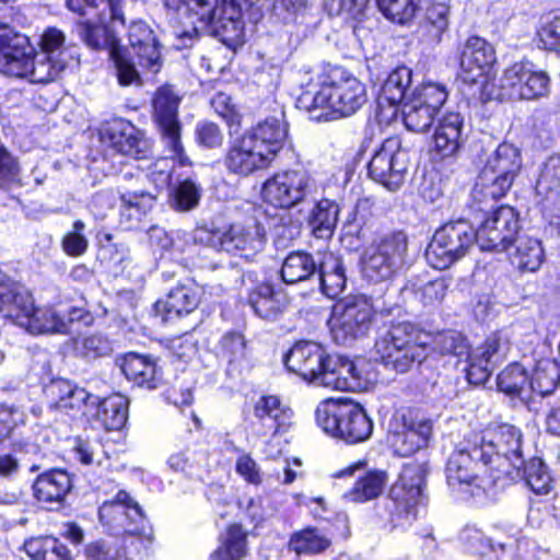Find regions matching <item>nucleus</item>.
<instances>
[{"mask_svg": "<svg viewBox=\"0 0 560 560\" xmlns=\"http://www.w3.org/2000/svg\"><path fill=\"white\" fill-rule=\"evenodd\" d=\"M287 369L315 386L332 390L361 392L370 378L363 360L332 357L317 342H296L284 357Z\"/></svg>", "mask_w": 560, "mask_h": 560, "instance_id": "nucleus-1", "label": "nucleus"}, {"mask_svg": "<svg viewBox=\"0 0 560 560\" xmlns=\"http://www.w3.org/2000/svg\"><path fill=\"white\" fill-rule=\"evenodd\" d=\"M67 7L88 20L80 25V36L94 49L106 48L114 62L119 85H142L140 72L131 61L127 48L109 36L104 24L109 20L113 24L125 25V16L120 0H67Z\"/></svg>", "mask_w": 560, "mask_h": 560, "instance_id": "nucleus-2", "label": "nucleus"}, {"mask_svg": "<svg viewBox=\"0 0 560 560\" xmlns=\"http://www.w3.org/2000/svg\"><path fill=\"white\" fill-rule=\"evenodd\" d=\"M495 478L492 463L487 460V453L480 450L470 434L464 436L451 455L446 467L448 486L467 494L478 503L494 501L504 485H492Z\"/></svg>", "mask_w": 560, "mask_h": 560, "instance_id": "nucleus-3", "label": "nucleus"}, {"mask_svg": "<svg viewBox=\"0 0 560 560\" xmlns=\"http://www.w3.org/2000/svg\"><path fill=\"white\" fill-rule=\"evenodd\" d=\"M363 82L351 74L322 73L312 79L298 97V105L307 112L327 109L338 117H349L368 102Z\"/></svg>", "mask_w": 560, "mask_h": 560, "instance_id": "nucleus-4", "label": "nucleus"}, {"mask_svg": "<svg viewBox=\"0 0 560 560\" xmlns=\"http://www.w3.org/2000/svg\"><path fill=\"white\" fill-rule=\"evenodd\" d=\"M173 12L196 18L211 26L222 42L237 44L244 40L243 8L246 0H162Z\"/></svg>", "mask_w": 560, "mask_h": 560, "instance_id": "nucleus-5", "label": "nucleus"}, {"mask_svg": "<svg viewBox=\"0 0 560 560\" xmlns=\"http://www.w3.org/2000/svg\"><path fill=\"white\" fill-rule=\"evenodd\" d=\"M492 463L495 478L492 485H510L518 478L524 465L523 434L518 428L502 423L490 425L485 431L469 433Z\"/></svg>", "mask_w": 560, "mask_h": 560, "instance_id": "nucleus-6", "label": "nucleus"}, {"mask_svg": "<svg viewBox=\"0 0 560 560\" xmlns=\"http://www.w3.org/2000/svg\"><path fill=\"white\" fill-rule=\"evenodd\" d=\"M522 155L517 147L502 142L488 156L471 190L472 207L485 211L492 202L504 197L522 168Z\"/></svg>", "mask_w": 560, "mask_h": 560, "instance_id": "nucleus-7", "label": "nucleus"}, {"mask_svg": "<svg viewBox=\"0 0 560 560\" xmlns=\"http://www.w3.org/2000/svg\"><path fill=\"white\" fill-rule=\"evenodd\" d=\"M427 339L416 325L401 322L380 332L374 349L385 368L406 373L427 358Z\"/></svg>", "mask_w": 560, "mask_h": 560, "instance_id": "nucleus-8", "label": "nucleus"}, {"mask_svg": "<svg viewBox=\"0 0 560 560\" xmlns=\"http://www.w3.org/2000/svg\"><path fill=\"white\" fill-rule=\"evenodd\" d=\"M316 423L327 434L348 444H357L370 439L373 421L359 404L352 401H323L315 411Z\"/></svg>", "mask_w": 560, "mask_h": 560, "instance_id": "nucleus-9", "label": "nucleus"}, {"mask_svg": "<svg viewBox=\"0 0 560 560\" xmlns=\"http://www.w3.org/2000/svg\"><path fill=\"white\" fill-rule=\"evenodd\" d=\"M428 467L424 463L406 464L399 479L392 486L386 502L388 522L395 527H407L417 517V508L423 502Z\"/></svg>", "mask_w": 560, "mask_h": 560, "instance_id": "nucleus-10", "label": "nucleus"}, {"mask_svg": "<svg viewBox=\"0 0 560 560\" xmlns=\"http://www.w3.org/2000/svg\"><path fill=\"white\" fill-rule=\"evenodd\" d=\"M476 244L478 233L468 221H450L435 231L425 257L433 268L447 269L468 255Z\"/></svg>", "mask_w": 560, "mask_h": 560, "instance_id": "nucleus-11", "label": "nucleus"}, {"mask_svg": "<svg viewBox=\"0 0 560 560\" xmlns=\"http://www.w3.org/2000/svg\"><path fill=\"white\" fill-rule=\"evenodd\" d=\"M100 521L115 535L126 534L124 540L138 549L143 542V537L151 542V534H145V515L140 504L125 490H119L116 495L104 502L98 509Z\"/></svg>", "mask_w": 560, "mask_h": 560, "instance_id": "nucleus-12", "label": "nucleus"}, {"mask_svg": "<svg viewBox=\"0 0 560 560\" xmlns=\"http://www.w3.org/2000/svg\"><path fill=\"white\" fill-rule=\"evenodd\" d=\"M316 190V182L303 166L275 173L262 184L265 202L279 209H291L303 203Z\"/></svg>", "mask_w": 560, "mask_h": 560, "instance_id": "nucleus-13", "label": "nucleus"}, {"mask_svg": "<svg viewBox=\"0 0 560 560\" xmlns=\"http://www.w3.org/2000/svg\"><path fill=\"white\" fill-rule=\"evenodd\" d=\"M407 248L408 238L404 232L383 235L364 253L362 260L364 277L373 282L390 279L402 266Z\"/></svg>", "mask_w": 560, "mask_h": 560, "instance_id": "nucleus-14", "label": "nucleus"}, {"mask_svg": "<svg viewBox=\"0 0 560 560\" xmlns=\"http://www.w3.org/2000/svg\"><path fill=\"white\" fill-rule=\"evenodd\" d=\"M373 306L364 296H349L332 307L328 319L330 335L338 345H348L370 330Z\"/></svg>", "mask_w": 560, "mask_h": 560, "instance_id": "nucleus-15", "label": "nucleus"}, {"mask_svg": "<svg viewBox=\"0 0 560 560\" xmlns=\"http://www.w3.org/2000/svg\"><path fill=\"white\" fill-rule=\"evenodd\" d=\"M180 97L171 85L159 88L154 94L152 106L153 117L161 135L162 141L172 159L185 165L187 156L180 140V124L178 120V106Z\"/></svg>", "mask_w": 560, "mask_h": 560, "instance_id": "nucleus-16", "label": "nucleus"}, {"mask_svg": "<svg viewBox=\"0 0 560 560\" xmlns=\"http://www.w3.org/2000/svg\"><path fill=\"white\" fill-rule=\"evenodd\" d=\"M447 97L448 91L441 83L427 82L416 88L401 105L405 126L415 132L428 131Z\"/></svg>", "mask_w": 560, "mask_h": 560, "instance_id": "nucleus-17", "label": "nucleus"}, {"mask_svg": "<svg viewBox=\"0 0 560 560\" xmlns=\"http://www.w3.org/2000/svg\"><path fill=\"white\" fill-rule=\"evenodd\" d=\"M409 164L407 150L398 138L386 139L369 163V175L388 190H397L405 180Z\"/></svg>", "mask_w": 560, "mask_h": 560, "instance_id": "nucleus-18", "label": "nucleus"}, {"mask_svg": "<svg viewBox=\"0 0 560 560\" xmlns=\"http://www.w3.org/2000/svg\"><path fill=\"white\" fill-rule=\"evenodd\" d=\"M500 88L510 98L537 100L548 95L550 79L529 62H515L504 70Z\"/></svg>", "mask_w": 560, "mask_h": 560, "instance_id": "nucleus-19", "label": "nucleus"}, {"mask_svg": "<svg viewBox=\"0 0 560 560\" xmlns=\"http://www.w3.org/2000/svg\"><path fill=\"white\" fill-rule=\"evenodd\" d=\"M127 50L131 61L143 72L156 74L163 67L161 44L152 27L143 20L131 21L127 27ZM139 72L140 70L136 68Z\"/></svg>", "mask_w": 560, "mask_h": 560, "instance_id": "nucleus-20", "label": "nucleus"}, {"mask_svg": "<svg viewBox=\"0 0 560 560\" xmlns=\"http://www.w3.org/2000/svg\"><path fill=\"white\" fill-rule=\"evenodd\" d=\"M518 230V215L514 208L501 206L476 230L478 245L483 252H503L515 240Z\"/></svg>", "mask_w": 560, "mask_h": 560, "instance_id": "nucleus-21", "label": "nucleus"}, {"mask_svg": "<svg viewBox=\"0 0 560 560\" xmlns=\"http://www.w3.org/2000/svg\"><path fill=\"white\" fill-rule=\"evenodd\" d=\"M267 243L265 225L255 218L232 223L223 237V250L244 258L260 253Z\"/></svg>", "mask_w": 560, "mask_h": 560, "instance_id": "nucleus-22", "label": "nucleus"}, {"mask_svg": "<svg viewBox=\"0 0 560 560\" xmlns=\"http://www.w3.org/2000/svg\"><path fill=\"white\" fill-rule=\"evenodd\" d=\"M44 392L51 409L72 417L88 415L97 404L96 396L62 378L51 381Z\"/></svg>", "mask_w": 560, "mask_h": 560, "instance_id": "nucleus-23", "label": "nucleus"}, {"mask_svg": "<svg viewBox=\"0 0 560 560\" xmlns=\"http://www.w3.org/2000/svg\"><path fill=\"white\" fill-rule=\"evenodd\" d=\"M270 164L269 159L245 132L230 141L224 156L226 171L238 176H249Z\"/></svg>", "mask_w": 560, "mask_h": 560, "instance_id": "nucleus-24", "label": "nucleus"}, {"mask_svg": "<svg viewBox=\"0 0 560 560\" xmlns=\"http://www.w3.org/2000/svg\"><path fill=\"white\" fill-rule=\"evenodd\" d=\"M495 50L485 38H467L460 57L463 81L469 84L483 83L486 73L495 62Z\"/></svg>", "mask_w": 560, "mask_h": 560, "instance_id": "nucleus-25", "label": "nucleus"}, {"mask_svg": "<svg viewBox=\"0 0 560 560\" xmlns=\"http://www.w3.org/2000/svg\"><path fill=\"white\" fill-rule=\"evenodd\" d=\"M33 311L34 299L28 290L0 275V315L25 328Z\"/></svg>", "mask_w": 560, "mask_h": 560, "instance_id": "nucleus-26", "label": "nucleus"}, {"mask_svg": "<svg viewBox=\"0 0 560 560\" xmlns=\"http://www.w3.org/2000/svg\"><path fill=\"white\" fill-rule=\"evenodd\" d=\"M466 140L464 117L459 113L447 112L438 119L433 148L442 159L457 156Z\"/></svg>", "mask_w": 560, "mask_h": 560, "instance_id": "nucleus-27", "label": "nucleus"}, {"mask_svg": "<svg viewBox=\"0 0 560 560\" xmlns=\"http://www.w3.org/2000/svg\"><path fill=\"white\" fill-rule=\"evenodd\" d=\"M33 52L28 38L0 25V71L5 75L25 74L28 55Z\"/></svg>", "mask_w": 560, "mask_h": 560, "instance_id": "nucleus-28", "label": "nucleus"}, {"mask_svg": "<svg viewBox=\"0 0 560 560\" xmlns=\"http://www.w3.org/2000/svg\"><path fill=\"white\" fill-rule=\"evenodd\" d=\"M245 133L256 142V145L272 162L282 150L288 137L284 112L278 110L275 115L260 120L256 126L246 130Z\"/></svg>", "mask_w": 560, "mask_h": 560, "instance_id": "nucleus-29", "label": "nucleus"}, {"mask_svg": "<svg viewBox=\"0 0 560 560\" xmlns=\"http://www.w3.org/2000/svg\"><path fill=\"white\" fill-rule=\"evenodd\" d=\"M72 488L69 474L62 469H50L40 474L34 485V497L43 504L60 506Z\"/></svg>", "mask_w": 560, "mask_h": 560, "instance_id": "nucleus-30", "label": "nucleus"}, {"mask_svg": "<svg viewBox=\"0 0 560 560\" xmlns=\"http://www.w3.org/2000/svg\"><path fill=\"white\" fill-rule=\"evenodd\" d=\"M200 302L197 288L192 284H178L171 289L164 300L155 303L156 312L165 319H173L195 311Z\"/></svg>", "mask_w": 560, "mask_h": 560, "instance_id": "nucleus-31", "label": "nucleus"}, {"mask_svg": "<svg viewBox=\"0 0 560 560\" xmlns=\"http://www.w3.org/2000/svg\"><path fill=\"white\" fill-rule=\"evenodd\" d=\"M248 552L247 532L234 523L220 534L219 545L210 553V560H244Z\"/></svg>", "mask_w": 560, "mask_h": 560, "instance_id": "nucleus-32", "label": "nucleus"}, {"mask_svg": "<svg viewBox=\"0 0 560 560\" xmlns=\"http://www.w3.org/2000/svg\"><path fill=\"white\" fill-rule=\"evenodd\" d=\"M412 83V71L406 66L397 67L393 70L382 85L378 96V104H387L390 107L404 105V102L410 97L408 91Z\"/></svg>", "mask_w": 560, "mask_h": 560, "instance_id": "nucleus-33", "label": "nucleus"}, {"mask_svg": "<svg viewBox=\"0 0 560 560\" xmlns=\"http://www.w3.org/2000/svg\"><path fill=\"white\" fill-rule=\"evenodd\" d=\"M110 144L119 153L136 160L145 159L150 151L149 141L131 125H119L110 129Z\"/></svg>", "mask_w": 560, "mask_h": 560, "instance_id": "nucleus-34", "label": "nucleus"}, {"mask_svg": "<svg viewBox=\"0 0 560 560\" xmlns=\"http://www.w3.org/2000/svg\"><path fill=\"white\" fill-rule=\"evenodd\" d=\"M432 434V422L427 419L412 422L402 432L396 433L393 439L395 453L407 457L427 446Z\"/></svg>", "mask_w": 560, "mask_h": 560, "instance_id": "nucleus-35", "label": "nucleus"}, {"mask_svg": "<svg viewBox=\"0 0 560 560\" xmlns=\"http://www.w3.org/2000/svg\"><path fill=\"white\" fill-rule=\"evenodd\" d=\"M125 376L138 386L155 387L156 365L145 355L130 352L117 361Z\"/></svg>", "mask_w": 560, "mask_h": 560, "instance_id": "nucleus-36", "label": "nucleus"}, {"mask_svg": "<svg viewBox=\"0 0 560 560\" xmlns=\"http://www.w3.org/2000/svg\"><path fill=\"white\" fill-rule=\"evenodd\" d=\"M331 546V538L317 527H305L294 532L289 539V550L298 556H316Z\"/></svg>", "mask_w": 560, "mask_h": 560, "instance_id": "nucleus-37", "label": "nucleus"}, {"mask_svg": "<svg viewBox=\"0 0 560 560\" xmlns=\"http://www.w3.org/2000/svg\"><path fill=\"white\" fill-rule=\"evenodd\" d=\"M25 66V74L19 78H27L33 83H48L63 71L66 61L46 52H37L34 56L31 52Z\"/></svg>", "mask_w": 560, "mask_h": 560, "instance_id": "nucleus-38", "label": "nucleus"}, {"mask_svg": "<svg viewBox=\"0 0 560 560\" xmlns=\"http://www.w3.org/2000/svg\"><path fill=\"white\" fill-rule=\"evenodd\" d=\"M254 415L269 431L277 433L292 416V410L282 405L277 396H262L256 402Z\"/></svg>", "mask_w": 560, "mask_h": 560, "instance_id": "nucleus-39", "label": "nucleus"}, {"mask_svg": "<svg viewBox=\"0 0 560 560\" xmlns=\"http://www.w3.org/2000/svg\"><path fill=\"white\" fill-rule=\"evenodd\" d=\"M156 196L147 191H127L121 195L120 223L126 229L135 228L142 217L151 210Z\"/></svg>", "mask_w": 560, "mask_h": 560, "instance_id": "nucleus-40", "label": "nucleus"}, {"mask_svg": "<svg viewBox=\"0 0 560 560\" xmlns=\"http://www.w3.org/2000/svg\"><path fill=\"white\" fill-rule=\"evenodd\" d=\"M25 329L32 335L61 334L67 335V324L63 320V310L55 306L35 307Z\"/></svg>", "mask_w": 560, "mask_h": 560, "instance_id": "nucleus-41", "label": "nucleus"}, {"mask_svg": "<svg viewBox=\"0 0 560 560\" xmlns=\"http://www.w3.org/2000/svg\"><path fill=\"white\" fill-rule=\"evenodd\" d=\"M317 272V261L306 252H292L283 260L281 279L288 284L308 280Z\"/></svg>", "mask_w": 560, "mask_h": 560, "instance_id": "nucleus-42", "label": "nucleus"}, {"mask_svg": "<svg viewBox=\"0 0 560 560\" xmlns=\"http://www.w3.org/2000/svg\"><path fill=\"white\" fill-rule=\"evenodd\" d=\"M129 401L127 397L120 394H114L104 398L102 401L97 399V417L108 431L120 430L128 419Z\"/></svg>", "mask_w": 560, "mask_h": 560, "instance_id": "nucleus-43", "label": "nucleus"}, {"mask_svg": "<svg viewBox=\"0 0 560 560\" xmlns=\"http://www.w3.org/2000/svg\"><path fill=\"white\" fill-rule=\"evenodd\" d=\"M218 354L231 372L242 370L248 362L245 337L236 331L225 332L219 341Z\"/></svg>", "mask_w": 560, "mask_h": 560, "instance_id": "nucleus-44", "label": "nucleus"}, {"mask_svg": "<svg viewBox=\"0 0 560 560\" xmlns=\"http://www.w3.org/2000/svg\"><path fill=\"white\" fill-rule=\"evenodd\" d=\"M339 215L338 205L329 199H320L310 215V225L317 238H329L336 229Z\"/></svg>", "mask_w": 560, "mask_h": 560, "instance_id": "nucleus-45", "label": "nucleus"}, {"mask_svg": "<svg viewBox=\"0 0 560 560\" xmlns=\"http://www.w3.org/2000/svg\"><path fill=\"white\" fill-rule=\"evenodd\" d=\"M26 555L34 560H70L69 549L51 536L33 537L24 542Z\"/></svg>", "mask_w": 560, "mask_h": 560, "instance_id": "nucleus-46", "label": "nucleus"}, {"mask_svg": "<svg viewBox=\"0 0 560 560\" xmlns=\"http://www.w3.org/2000/svg\"><path fill=\"white\" fill-rule=\"evenodd\" d=\"M560 381V364L553 359L537 362L529 382L532 393L541 397L551 394Z\"/></svg>", "mask_w": 560, "mask_h": 560, "instance_id": "nucleus-47", "label": "nucleus"}, {"mask_svg": "<svg viewBox=\"0 0 560 560\" xmlns=\"http://www.w3.org/2000/svg\"><path fill=\"white\" fill-rule=\"evenodd\" d=\"M248 304L255 314L264 319H275L283 310L284 304L276 295L272 285L262 283L249 295Z\"/></svg>", "mask_w": 560, "mask_h": 560, "instance_id": "nucleus-48", "label": "nucleus"}, {"mask_svg": "<svg viewBox=\"0 0 560 560\" xmlns=\"http://www.w3.org/2000/svg\"><path fill=\"white\" fill-rule=\"evenodd\" d=\"M544 258V249L538 240L522 236L516 241L512 260L520 270L534 272L541 266Z\"/></svg>", "mask_w": 560, "mask_h": 560, "instance_id": "nucleus-49", "label": "nucleus"}, {"mask_svg": "<svg viewBox=\"0 0 560 560\" xmlns=\"http://www.w3.org/2000/svg\"><path fill=\"white\" fill-rule=\"evenodd\" d=\"M498 388L510 396L522 400L529 398L532 393L525 369L517 363L509 365L498 375Z\"/></svg>", "mask_w": 560, "mask_h": 560, "instance_id": "nucleus-50", "label": "nucleus"}, {"mask_svg": "<svg viewBox=\"0 0 560 560\" xmlns=\"http://www.w3.org/2000/svg\"><path fill=\"white\" fill-rule=\"evenodd\" d=\"M387 482L384 471H369L354 483L347 497L353 502H365L378 497Z\"/></svg>", "mask_w": 560, "mask_h": 560, "instance_id": "nucleus-51", "label": "nucleus"}, {"mask_svg": "<svg viewBox=\"0 0 560 560\" xmlns=\"http://www.w3.org/2000/svg\"><path fill=\"white\" fill-rule=\"evenodd\" d=\"M536 191L546 199L560 197V155H551L544 163L536 183Z\"/></svg>", "mask_w": 560, "mask_h": 560, "instance_id": "nucleus-52", "label": "nucleus"}, {"mask_svg": "<svg viewBox=\"0 0 560 560\" xmlns=\"http://www.w3.org/2000/svg\"><path fill=\"white\" fill-rule=\"evenodd\" d=\"M523 472L520 471L518 477H523L527 487L536 494H547L552 489V479L547 466L540 458H532L522 466Z\"/></svg>", "mask_w": 560, "mask_h": 560, "instance_id": "nucleus-53", "label": "nucleus"}, {"mask_svg": "<svg viewBox=\"0 0 560 560\" xmlns=\"http://www.w3.org/2000/svg\"><path fill=\"white\" fill-rule=\"evenodd\" d=\"M311 7L308 0H271V18L282 24L299 23Z\"/></svg>", "mask_w": 560, "mask_h": 560, "instance_id": "nucleus-54", "label": "nucleus"}, {"mask_svg": "<svg viewBox=\"0 0 560 560\" xmlns=\"http://www.w3.org/2000/svg\"><path fill=\"white\" fill-rule=\"evenodd\" d=\"M450 8L443 3H431L427 8L425 22L422 28L428 33L430 43H440L442 35L448 28Z\"/></svg>", "mask_w": 560, "mask_h": 560, "instance_id": "nucleus-55", "label": "nucleus"}, {"mask_svg": "<svg viewBox=\"0 0 560 560\" xmlns=\"http://www.w3.org/2000/svg\"><path fill=\"white\" fill-rule=\"evenodd\" d=\"M421 0H376L378 10L387 19L398 24L411 21L419 10Z\"/></svg>", "mask_w": 560, "mask_h": 560, "instance_id": "nucleus-56", "label": "nucleus"}, {"mask_svg": "<svg viewBox=\"0 0 560 560\" xmlns=\"http://www.w3.org/2000/svg\"><path fill=\"white\" fill-rule=\"evenodd\" d=\"M131 547L127 540H124V546L120 548L117 544L101 540L90 544L85 555L89 560H135Z\"/></svg>", "mask_w": 560, "mask_h": 560, "instance_id": "nucleus-57", "label": "nucleus"}, {"mask_svg": "<svg viewBox=\"0 0 560 560\" xmlns=\"http://www.w3.org/2000/svg\"><path fill=\"white\" fill-rule=\"evenodd\" d=\"M200 197V186L191 179H185L173 190L171 206L176 211H190L199 205Z\"/></svg>", "mask_w": 560, "mask_h": 560, "instance_id": "nucleus-58", "label": "nucleus"}, {"mask_svg": "<svg viewBox=\"0 0 560 560\" xmlns=\"http://www.w3.org/2000/svg\"><path fill=\"white\" fill-rule=\"evenodd\" d=\"M509 350V341L500 335L493 334L472 352L495 369L497 365L501 364L505 360Z\"/></svg>", "mask_w": 560, "mask_h": 560, "instance_id": "nucleus-59", "label": "nucleus"}, {"mask_svg": "<svg viewBox=\"0 0 560 560\" xmlns=\"http://www.w3.org/2000/svg\"><path fill=\"white\" fill-rule=\"evenodd\" d=\"M85 223L81 220L74 221L72 231L65 234L61 241L63 252L71 257L82 256L89 247V241L83 234Z\"/></svg>", "mask_w": 560, "mask_h": 560, "instance_id": "nucleus-60", "label": "nucleus"}, {"mask_svg": "<svg viewBox=\"0 0 560 560\" xmlns=\"http://www.w3.org/2000/svg\"><path fill=\"white\" fill-rule=\"evenodd\" d=\"M77 349L85 358L107 355L112 351L110 342L100 334H91L83 337L77 343Z\"/></svg>", "mask_w": 560, "mask_h": 560, "instance_id": "nucleus-61", "label": "nucleus"}, {"mask_svg": "<svg viewBox=\"0 0 560 560\" xmlns=\"http://www.w3.org/2000/svg\"><path fill=\"white\" fill-rule=\"evenodd\" d=\"M20 184L18 163L4 148H0V187L10 189L13 185Z\"/></svg>", "mask_w": 560, "mask_h": 560, "instance_id": "nucleus-62", "label": "nucleus"}, {"mask_svg": "<svg viewBox=\"0 0 560 560\" xmlns=\"http://www.w3.org/2000/svg\"><path fill=\"white\" fill-rule=\"evenodd\" d=\"M196 139L200 145L213 149L222 145L223 133L217 124L200 121L196 126Z\"/></svg>", "mask_w": 560, "mask_h": 560, "instance_id": "nucleus-63", "label": "nucleus"}, {"mask_svg": "<svg viewBox=\"0 0 560 560\" xmlns=\"http://www.w3.org/2000/svg\"><path fill=\"white\" fill-rule=\"evenodd\" d=\"M436 347L445 354L463 355L467 352L465 338L455 330L439 335L436 338Z\"/></svg>", "mask_w": 560, "mask_h": 560, "instance_id": "nucleus-64", "label": "nucleus"}]
</instances>
